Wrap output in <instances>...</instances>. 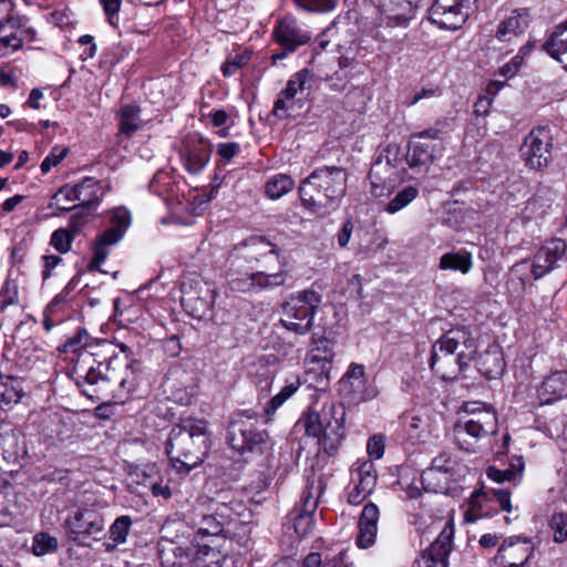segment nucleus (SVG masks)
<instances>
[{
    "label": "nucleus",
    "mask_w": 567,
    "mask_h": 567,
    "mask_svg": "<svg viewBox=\"0 0 567 567\" xmlns=\"http://www.w3.org/2000/svg\"><path fill=\"white\" fill-rule=\"evenodd\" d=\"M347 181L348 173L342 167L323 166L315 169L299 185L302 206L319 217L330 215L346 195Z\"/></svg>",
    "instance_id": "1"
},
{
    "label": "nucleus",
    "mask_w": 567,
    "mask_h": 567,
    "mask_svg": "<svg viewBox=\"0 0 567 567\" xmlns=\"http://www.w3.org/2000/svg\"><path fill=\"white\" fill-rule=\"evenodd\" d=\"M210 449V432L203 419H184L172 427L166 453L177 472H189L200 465Z\"/></svg>",
    "instance_id": "2"
},
{
    "label": "nucleus",
    "mask_w": 567,
    "mask_h": 567,
    "mask_svg": "<svg viewBox=\"0 0 567 567\" xmlns=\"http://www.w3.org/2000/svg\"><path fill=\"white\" fill-rule=\"evenodd\" d=\"M476 352L475 340L465 328L451 329L433 344L430 368L442 380L454 379Z\"/></svg>",
    "instance_id": "3"
},
{
    "label": "nucleus",
    "mask_w": 567,
    "mask_h": 567,
    "mask_svg": "<svg viewBox=\"0 0 567 567\" xmlns=\"http://www.w3.org/2000/svg\"><path fill=\"white\" fill-rule=\"evenodd\" d=\"M498 421L494 408L483 402H467L464 414L454 425V437L460 449L474 452L476 443L497 430Z\"/></svg>",
    "instance_id": "4"
},
{
    "label": "nucleus",
    "mask_w": 567,
    "mask_h": 567,
    "mask_svg": "<svg viewBox=\"0 0 567 567\" xmlns=\"http://www.w3.org/2000/svg\"><path fill=\"white\" fill-rule=\"evenodd\" d=\"M567 256V244L561 238L547 240L533 256L516 262L509 271L508 286H514L516 292L525 290L530 280H538L557 267V262Z\"/></svg>",
    "instance_id": "5"
},
{
    "label": "nucleus",
    "mask_w": 567,
    "mask_h": 567,
    "mask_svg": "<svg viewBox=\"0 0 567 567\" xmlns=\"http://www.w3.org/2000/svg\"><path fill=\"white\" fill-rule=\"evenodd\" d=\"M193 523L197 527L200 538L210 537L212 543L221 542L234 535V527L238 524L246 530L235 511L234 504L216 503L210 513H205L202 507L194 508Z\"/></svg>",
    "instance_id": "6"
},
{
    "label": "nucleus",
    "mask_w": 567,
    "mask_h": 567,
    "mask_svg": "<svg viewBox=\"0 0 567 567\" xmlns=\"http://www.w3.org/2000/svg\"><path fill=\"white\" fill-rule=\"evenodd\" d=\"M321 300V296L313 290L298 292L282 305L280 324L295 334H307L313 327Z\"/></svg>",
    "instance_id": "7"
},
{
    "label": "nucleus",
    "mask_w": 567,
    "mask_h": 567,
    "mask_svg": "<svg viewBox=\"0 0 567 567\" xmlns=\"http://www.w3.org/2000/svg\"><path fill=\"white\" fill-rule=\"evenodd\" d=\"M267 437V432L258 429L257 414L250 410L237 414L227 427V443L239 453L256 450Z\"/></svg>",
    "instance_id": "8"
},
{
    "label": "nucleus",
    "mask_w": 567,
    "mask_h": 567,
    "mask_svg": "<svg viewBox=\"0 0 567 567\" xmlns=\"http://www.w3.org/2000/svg\"><path fill=\"white\" fill-rule=\"evenodd\" d=\"M477 0H435L429 20L441 29L458 30L476 9Z\"/></svg>",
    "instance_id": "9"
},
{
    "label": "nucleus",
    "mask_w": 567,
    "mask_h": 567,
    "mask_svg": "<svg viewBox=\"0 0 567 567\" xmlns=\"http://www.w3.org/2000/svg\"><path fill=\"white\" fill-rule=\"evenodd\" d=\"M131 221V214L126 208L117 207L111 212L110 227L94 243V256L90 262L91 269H100V266L109 257V247L117 244L123 238Z\"/></svg>",
    "instance_id": "10"
},
{
    "label": "nucleus",
    "mask_w": 567,
    "mask_h": 567,
    "mask_svg": "<svg viewBox=\"0 0 567 567\" xmlns=\"http://www.w3.org/2000/svg\"><path fill=\"white\" fill-rule=\"evenodd\" d=\"M535 553L533 540L526 536L514 535L503 539L496 555L492 558L493 567H526Z\"/></svg>",
    "instance_id": "11"
},
{
    "label": "nucleus",
    "mask_w": 567,
    "mask_h": 567,
    "mask_svg": "<svg viewBox=\"0 0 567 567\" xmlns=\"http://www.w3.org/2000/svg\"><path fill=\"white\" fill-rule=\"evenodd\" d=\"M324 437L320 439V446L324 453L332 455L340 447L344 432V410L333 402L324 403L319 411Z\"/></svg>",
    "instance_id": "12"
},
{
    "label": "nucleus",
    "mask_w": 567,
    "mask_h": 567,
    "mask_svg": "<svg viewBox=\"0 0 567 567\" xmlns=\"http://www.w3.org/2000/svg\"><path fill=\"white\" fill-rule=\"evenodd\" d=\"M550 148V131L543 126L529 132L520 146V154L528 167L542 169L549 162Z\"/></svg>",
    "instance_id": "13"
},
{
    "label": "nucleus",
    "mask_w": 567,
    "mask_h": 567,
    "mask_svg": "<svg viewBox=\"0 0 567 567\" xmlns=\"http://www.w3.org/2000/svg\"><path fill=\"white\" fill-rule=\"evenodd\" d=\"M274 34L276 41L282 48L281 53L272 55L274 61L284 59L287 53L293 52L299 47L307 44L311 39V32L292 16L284 17L277 24Z\"/></svg>",
    "instance_id": "14"
},
{
    "label": "nucleus",
    "mask_w": 567,
    "mask_h": 567,
    "mask_svg": "<svg viewBox=\"0 0 567 567\" xmlns=\"http://www.w3.org/2000/svg\"><path fill=\"white\" fill-rule=\"evenodd\" d=\"M529 23L530 13L526 8L505 12L497 24L495 38L507 45L516 44L527 31Z\"/></svg>",
    "instance_id": "15"
},
{
    "label": "nucleus",
    "mask_w": 567,
    "mask_h": 567,
    "mask_svg": "<svg viewBox=\"0 0 567 567\" xmlns=\"http://www.w3.org/2000/svg\"><path fill=\"white\" fill-rule=\"evenodd\" d=\"M212 145L197 134L188 135L183 142L181 155L186 169L192 174L199 173L209 162Z\"/></svg>",
    "instance_id": "16"
},
{
    "label": "nucleus",
    "mask_w": 567,
    "mask_h": 567,
    "mask_svg": "<svg viewBox=\"0 0 567 567\" xmlns=\"http://www.w3.org/2000/svg\"><path fill=\"white\" fill-rule=\"evenodd\" d=\"M401 171L389 165V161H375L369 173L371 194L374 197L389 196L401 181Z\"/></svg>",
    "instance_id": "17"
},
{
    "label": "nucleus",
    "mask_w": 567,
    "mask_h": 567,
    "mask_svg": "<svg viewBox=\"0 0 567 567\" xmlns=\"http://www.w3.org/2000/svg\"><path fill=\"white\" fill-rule=\"evenodd\" d=\"M65 525L73 535V539H76L80 536H92L102 533L105 520L99 511L84 508L76 511L72 516L68 517Z\"/></svg>",
    "instance_id": "18"
},
{
    "label": "nucleus",
    "mask_w": 567,
    "mask_h": 567,
    "mask_svg": "<svg viewBox=\"0 0 567 567\" xmlns=\"http://www.w3.org/2000/svg\"><path fill=\"white\" fill-rule=\"evenodd\" d=\"M272 256L277 261L280 259V249L274 243L265 237L255 236L248 238L240 246L236 247L235 260L245 259L248 261H260L261 259Z\"/></svg>",
    "instance_id": "19"
},
{
    "label": "nucleus",
    "mask_w": 567,
    "mask_h": 567,
    "mask_svg": "<svg viewBox=\"0 0 567 567\" xmlns=\"http://www.w3.org/2000/svg\"><path fill=\"white\" fill-rule=\"evenodd\" d=\"M334 359V350L332 341L320 338L313 342V347L307 355L310 370H319L321 379L329 381L332 362Z\"/></svg>",
    "instance_id": "20"
},
{
    "label": "nucleus",
    "mask_w": 567,
    "mask_h": 567,
    "mask_svg": "<svg viewBox=\"0 0 567 567\" xmlns=\"http://www.w3.org/2000/svg\"><path fill=\"white\" fill-rule=\"evenodd\" d=\"M454 526L450 520L439 534L435 542L427 548V567H447L449 556L452 549Z\"/></svg>",
    "instance_id": "21"
},
{
    "label": "nucleus",
    "mask_w": 567,
    "mask_h": 567,
    "mask_svg": "<svg viewBox=\"0 0 567 567\" xmlns=\"http://www.w3.org/2000/svg\"><path fill=\"white\" fill-rule=\"evenodd\" d=\"M340 390L353 395L358 400H369L373 398V391L367 390L365 370L362 364L351 363L346 374L340 380Z\"/></svg>",
    "instance_id": "22"
},
{
    "label": "nucleus",
    "mask_w": 567,
    "mask_h": 567,
    "mask_svg": "<svg viewBox=\"0 0 567 567\" xmlns=\"http://www.w3.org/2000/svg\"><path fill=\"white\" fill-rule=\"evenodd\" d=\"M25 454L24 436L18 430L0 434V468L17 464Z\"/></svg>",
    "instance_id": "23"
},
{
    "label": "nucleus",
    "mask_w": 567,
    "mask_h": 567,
    "mask_svg": "<svg viewBox=\"0 0 567 567\" xmlns=\"http://www.w3.org/2000/svg\"><path fill=\"white\" fill-rule=\"evenodd\" d=\"M379 517V507L374 503L364 505L359 519V534L357 537V545L360 548H369L375 543Z\"/></svg>",
    "instance_id": "24"
},
{
    "label": "nucleus",
    "mask_w": 567,
    "mask_h": 567,
    "mask_svg": "<svg viewBox=\"0 0 567 567\" xmlns=\"http://www.w3.org/2000/svg\"><path fill=\"white\" fill-rule=\"evenodd\" d=\"M226 556L227 554L220 549V542H204V538H200L193 554V567H220Z\"/></svg>",
    "instance_id": "25"
},
{
    "label": "nucleus",
    "mask_w": 567,
    "mask_h": 567,
    "mask_svg": "<svg viewBox=\"0 0 567 567\" xmlns=\"http://www.w3.org/2000/svg\"><path fill=\"white\" fill-rule=\"evenodd\" d=\"M542 47L567 70V21L558 24Z\"/></svg>",
    "instance_id": "26"
},
{
    "label": "nucleus",
    "mask_w": 567,
    "mask_h": 567,
    "mask_svg": "<svg viewBox=\"0 0 567 567\" xmlns=\"http://www.w3.org/2000/svg\"><path fill=\"white\" fill-rule=\"evenodd\" d=\"M73 187L80 206L96 205L103 196L102 186L93 177H85L80 183L74 184Z\"/></svg>",
    "instance_id": "27"
},
{
    "label": "nucleus",
    "mask_w": 567,
    "mask_h": 567,
    "mask_svg": "<svg viewBox=\"0 0 567 567\" xmlns=\"http://www.w3.org/2000/svg\"><path fill=\"white\" fill-rule=\"evenodd\" d=\"M23 394L22 381L12 375L0 373V408L18 403Z\"/></svg>",
    "instance_id": "28"
},
{
    "label": "nucleus",
    "mask_w": 567,
    "mask_h": 567,
    "mask_svg": "<svg viewBox=\"0 0 567 567\" xmlns=\"http://www.w3.org/2000/svg\"><path fill=\"white\" fill-rule=\"evenodd\" d=\"M352 483H357L363 489L373 492L377 485V468L371 460L358 461L351 470Z\"/></svg>",
    "instance_id": "29"
},
{
    "label": "nucleus",
    "mask_w": 567,
    "mask_h": 567,
    "mask_svg": "<svg viewBox=\"0 0 567 567\" xmlns=\"http://www.w3.org/2000/svg\"><path fill=\"white\" fill-rule=\"evenodd\" d=\"M540 394L548 398L545 399L547 403L559 400L567 395V374L564 372H555L547 377L540 385Z\"/></svg>",
    "instance_id": "30"
},
{
    "label": "nucleus",
    "mask_w": 567,
    "mask_h": 567,
    "mask_svg": "<svg viewBox=\"0 0 567 567\" xmlns=\"http://www.w3.org/2000/svg\"><path fill=\"white\" fill-rule=\"evenodd\" d=\"M472 267V254L464 249L446 252L440 258V268L442 270H454L461 271L462 274H467Z\"/></svg>",
    "instance_id": "31"
},
{
    "label": "nucleus",
    "mask_w": 567,
    "mask_h": 567,
    "mask_svg": "<svg viewBox=\"0 0 567 567\" xmlns=\"http://www.w3.org/2000/svg\"><path fill=\"white\" fill-rule=\"evenodd\" d=\"M295 187V181L287 174H275L265 184V194L268 198L276 200L290 193Z\"/></svg>",
    "instance_id": "32"
},
{
    "label": "nucleus",
    "mask_w": 567,
    "mask_h": 567,
    "mask_svg": "<svg viewBox=\"0 0 567 567\" xmlns=\"http://www.w3.org/2000/svg\"><path fill=\"white\" fill-rule=\"evenodd\" d=\"M132 526V518L127 515L117 517L109 529V538L111 542L104 543L106 551L114 550L118 545L126 542L127 535Z\"/></svg>",
    "instance_id": "33"
},
{
    "label": "nucleus",
    "mask_w": 567,
    "mask_h": 567,
    "mask_svg": "<svg viewBox=\"0 0 567 567\" xmlns=\"http://www.w3.org/2000/svg\"><path fill=\"white\" fill-rule=\"evenodd\" d=\"M241 266V261L235 260L231 262V268L228 272V282L233 290L237 291H250L257 288V282L255 280L254 271H246L241 274L239 268Z\"/></svg>",
    "instance_id": "34"
},
{
    "label": "nucleus",
    "mask_w": 567,
    "mask_h": 567,
    "mask_svg": "<svg viewBox=\"0 0 567 567\" xmlns=\"http://www.w3.org/2000/svg\"><path fill=\"white\" fill-rule=\"evenodd\" d=\"M120 132L127 136L142 127L140 109L136 105H124L120 110Z\"/></svg>",
    "instance_id": "35"
},
{
    "label": "nucleus",
    "mask_w": 567,
    "mask_h": 567,
    "mask_svg": "<svg viewBox=\"0 0 567 567\" xmlns=\"http://www.w3.org/2000/svg\"><path fill=\"white\" fill-rule=\"evenodd\" d=\"M278 265L279 269L275 272L255 271L257 289H274L282 286L286 282L288 272L285 269V265L281 262V260L278 261Z\"/></svg>",
    "instance_id": "36"
},
{
    "label": "nucleus",
    "mask_w": 567,
    "mask_h": 567,
    "mask_svg": "<svg viewBox=\"0 0 567 567\" xmlns=\"http://www.w3.org/2000/svg\"><path fill=\"white\" fill-rule=\"evenodd\" d=\"M75 202H78V197L74 187L73 185L68 184L62 186L54 194L49 208L56 209L59 212H69L78 206Z\"/></svg>",
    "instance_id": "37"
},
{
    "label": "nucleus",
    "mask_w": 567,
    "mask_h": 567,
    "mask_svg": "<svg viewBox=\"0 0 567 567\" xmlns=\"http://www.w3.org/2000/svg\"><path fill=\"white\" fill-rule=\"evenodd\" d=\"M550 209V200L544 196L536 195L527 200L522 217L526 221L544 217Z\"/></svg>",
    "instance_id": "38"
},
{
    "label": "nucleus",
    "mask_w": 567,
    "mask_h": 567,
    "mask_svg": "<svg viewBox=\"0 0 567 567\" xmlns=\"http://www.w3.org/2000/svg\"><path fill=\"white\" fill-rule=\"evenodd\" d=\"M409 523L414 527L415 540H413V546L419 550V558L413 561L411 567H423L422 559L425 558V549L423 548L425 523L423 520V515L419 513H409Z\"/></svg>",
    "instance_id": "39"
},
{
    "label": "nucleus",
    "mask_w": 567,
    "mask_h": 567,
    "mask_svg": "<svg viewBox=\"0 0 567 567\" xmlns=\"http://www.w3.org/2000/svg\"><path fill=\"white\" fill-rule=\"evenodd\" d=\"M300 381L296 378L293 381L286 384L279 393H277L268 403L265 409V413L267 415V422L271 420V416L275 412L288 400L290 399L299 389Z\"/></svg>",
    "instance_id": "40"
},
{
    "label": "nucleus",
    "mask_w": 567,
    "mask_h": 567,
    "mask_svg": "<svg viewBox=\"0 0 567 567\" xmlns=\"http://www.w3.org/2000/svg\"><path fill=\"white\" fill-rule=\"evenodd\" d=\"M311 83H312L311 72L307 69H302L299 72L295 73L288 80L287 85L284 90L297 97L302 99L305 91L310 90Z\"/></svg>",
    "instance_id": "41"
},
{
    "label": "nucleus",
    "mask_w": 567,
    "mask_h": 567,
    "mask_svg": "<svg viewBox=\"0 0 567 567\" xmlns=\"http://www.w3.org/2000/svg\"><path fill=\"white\" fill-rule=\"evenodd\" d=\"M489 499L488 494L482 489L473 492L470 503L468 509L465 513V522L474 523L480 517L486 516L487 512L484 511V503Z\"/></svg>",
    "instance_id": "42"
},
{
    "label": "nucleus",
    "mask_w": 567,
    "mask_h": 567,
    "mask_svg": "<svg viewBox=\"0 0 567 567\" xmlns=\"http://www.w3.org/2000/svg\"><path fill=\"white\" fill-rule=\"evenodd\" d=\"M299 101H301V97H297L282 90L275 101L272 114L278 118H287Z\"/></svg>",
    "instance_id": "43"
},
{
    "label": "nucleus",
    "mask_w": 567,
    "mask_h": 567,
    "mask_svg": "<svg viewBox=\"0 0 567 567\" xmlns=\"http://www.w3.org/2000/svg\"><path fill=\"white\" fill-rule=\"evenodd\" d=\"M422 138L423 133L414 135L410 141L405 161L411 167L423 165L425 162V144Z\"/></svg>",
    "instance_id": "44"
},
{
    "label": "nucleus",
    "mask_w": 567,
    "mask_h": 567,
    "mask_svg": "<svg viewBox=\"0 0 567 567\" xmlns=\"http://www.w3.org/2000/svg\"><path fill=\"white\" fill-rule=\"evenodd\" d=\"M532 49H533V43H530V42H527L525 45L520 47L518 53L514 58H512V60L509 62L504 64L498 70V74L504 79L514 78L518 73V71L523 64L524 56L527 55Z\"/></svg>",
    "instance_id": "45"
},
{
    "label": "nucleus",
    "mask_w": 567,
    "mask_h": 567,
    "mask_svg": "<svg viewBox=\"0 0 567 567\" xmlns=\"http://www.w3.org/2000/svg\"><path fill=\"white\" fill-rule=\"evenodd\" d=\"M11 30L12 32L0 38V45L10 49L12 52L19 50L22 47L27 34L32 38L34 33L31 28L22 29V24L19 28Z\"/></svg>",
    "instance_id": "46"
},
{
    "label": "nucleus",
    "mask_w": 567,
    "mask_h": 567,
    "mask_svg": "<svg viewBox=\"0 0 567 567\" xmlns=\"http://www.w3.org/2000/svg\"><path fill=\"white\" fill-rule=\"evenodd\" d=\"M419 194V190L413 186L404 187L399 192L395 197L388 204L385 210L389 214H395L412 203Z\"/></svg>",
    "instance_id": "47"
},
{
    "label": "nucleus",
    "mask_w": 567,
    "mask_h": 567,
    "mask_svg": "<svg viewBox=\"0 0 567 567\" xmlns=\"http://www.w3.org/2000/svg\"><path fill=\"white\" fill-rule=\"evenodd\" d=\"M302 424L305 432L308 436H312L318 439V443L320 444V439L324 437L323 425H321L320 413L317 411L308 412L299 422Z\"/></svg>",
    "instance_id": "48"
},
{
    "label": "nucleus",
    "mask_w": 567,
    "mask_h": 567,
    "mask_svg": "<svg viewBox=\"0 0 567 567\" xmlns=\"http://www.w3.org/2000/svg\"><path fill=\"white\" fill-rule=\"evenodd\" d=\"M58 548V539L47 533L34 535L32 543V553L35 556H44L55 551Z\"/></svg>",
    "instance_id": "49"
},
{
    "label": "nucleus",
    "mask_w": 567,
    "mask_h": 567,
    "mask_svg": "<svg viewBox=\"0 0 567 567\" xmlns=\"http://www.w3.org/2000/svg\"><path fill=\"white\" fill-rule=\"evenodd\" d=\"M21 25V18L13 16V3L0 0V30L16 29Z\"/></svg>",
    "instance_id": "50"
},
{
    "label": "nucleus",
    "mask_w": 567,
    "mask_h": 567,
    "mask_svg": "<svg viewBox=\"0 0 567 567\" xmlns=\"http://www.w3.org/2000/svg\"><path fill=\"white\" fill-rule=\"evenodd\" d=\"M549 527L553 532V540L563 544L567 540V515L555 513L549 520Z\"/></svg>",
    "instance_id": "51"
},
{
    "label": "nucleus",
    "mask_w": 567,
    "mask_h": 567,
    "mask_svg": "<svg viewBox=\"0 0 567 567\" xmlns=\"http://www.w3.org/2000/svg\"><path fill=\"white\" fill-rule=\"evenodd\" d=\"M295 3L298 8L315 13H327L337 7V0H295Z\"/></svg>",
    "instance_id": "52"
},
{
    "label": "nucleus",
    "mask_w": 567,
    "mask_h": 567,
    "mask_svg": "<svg viewBox=\"0 0 567 567\" xmlns=\"http://www.w3.org/2000/svg\"><path fill=\"white\" fill-rule=\"evenodd\" d=\"M320 493V486H315L313 483L309 484L306 491L301 495L300 508H296V512L313 513L318 505V496Z\"/></svg>",
    "instance_id": "53"
},
{
    "label": "nucleus",
    "mask_w": 567,
    "mask_h": 567,
    "mask_svg": "<svg viewBox=\"0 0 567 567\" xmlns=\"http://www.w3.org/2000/svg\"><path fill=\"white\" fill-rule=\"evenodd\" d=\"M103 364L99 363L97 367L90 365L84 372V381L89 384H96L99 380H106V381H116V378L113 374H103L102 371ZM83 370V364L80 363L76 367V373H79L80 377H82L81 371Z\"/></svg>",
    "instance_id": "54"
},
{
    "label": "nucleus",
    "mask_w": 567,
    "mask_h": 567,
    "mask_svg": "<svg viewBox=\"0 0 567 567\" xmlns=\"http://www.w3.org/2000/svg\"><path fill=\"white\" fill-rule=\"evenodd\" d=\"M69 148L54 146L41 163V172L49 173L53 167L58 166L68 155Z\"/></svg>",
    "instance_id": "55"
},
{
    "label": "nucleus",
    "mask_w": 567,
    "mask_h": 567,
    "mask_svg": "<svg viewBox=\"0 0 567 567\" xmlns=\"http://www.w3.org/2000/svg\"><path fill=\"white\" fill-rule=\"evenodd\" d=\"M73 234L64 228L56 229L51 236V245L61 254L71 249Z\"/></svg>",
    "instance_id": "56"
},
{
    "label": "nucleus",
    "mask_w": 567,
    "mask_h": 567,
    "mask_svg": "<svg viewBox=\"0 0 567 567\" xmlns=\"http://www.w3.org/2000/svg\"><path fill=\"white\" fill-rule=\"evenodd\" d=\"M360 51H361V47L355 41L350 42L349 45H340V48H339V52H340L339 64H340V66L341 68L351 66L355 62Z\"/></svg>",
    "instance_id": "57"
},
{
    "label": "nucleus",
    "mask_w": 567,
    "mask_h": 567,
    "mask_svg": "<svg viewBox=\"0 0 567 567\" xmlns=\"http://www.w3.org/2000/svg\"><path fill=\"white\" fill-rule=\"evenodd\" d=\"M183 305L194 318H198V319L207 316L209 312V309H210L209 301H207L203 298H197V299H190V298L185 299L184 298Z\"/></svg>",
    "instance_id": "58"
},
{
    "label": "nucleus",
    "mask_w": 567,
    "mask_h": 567,
    "mask_svg": "<svg viewBox=\"0 0 567 567\" xmlns=\"http://www.w3.org/2000/svg\"><path fill=\"white\" fill-rule=\"evenodd\" d=\"M455 461L447 454L443 453L432 460L431 467L429 470L431 473L442 472L452 475L455 471Z\"/></svg>",
    "instance_id": "59"
},
{
    "label": "nucleus",
    "mask_w": 567,
    "mask_h": 567,
    "mask_svg": "<svg viewBox=\"0 0 567 567\" xmlns=\"http://www.w3.org/2000/svg\"><path fill=\"white\" fill-rule=\"evenodd\" d=\"M293 528L300 536H305L310 533L313 528L312 514L296 512V516L293 517Z\"/></svg>",
    "instance_id": "60"
},
{
    "label": "nucleus",
    "mask_w": 567,
    "mask_h": 567,
    "mask_svg": "<svg viewBox=\"0 0 567 567\" xmlns=\"http://www.w3.org/2000/svg\"><path fill=\"white\" fill-rule=\"evenodd\" d=\"M375 161H389V165L403 169V155L396 145H389Z\"/></svg>",
    "instance_id": "61"
},
{
    "label": "nucleus",
    "mask_w": 567,
    "mask_h": 567,
    "mask_svg": "<svg viewBox=\"0 0 567 567\" xmlns=\"http://www.w3.org/2000/svg\"><path fill=\"white\" fill-rule=\"evenodd\" d=\"M385 437L382 434L372 435L367 443V452L373 460H380L384 454Z\"/></svg>",
    "instance_id": "62"
},
{
    "label": "nucleus",
    "mask_w": 567,
    "mask_h": 567,
    "mask_svg": "<svg viewBox=\"0 0 567 567\" xmlns=\"http://www.w3.org/2000/svg\"><path fill=\"white\" fill-rule=\"evenodd\" d=\"M523 471V464L519 465V472H515L514 470H498L495 466H489L486 470V474L488 478L496 483H503L505 481H515L519 473Z\"/></svg>",
    "instance_id": "63"
},
{
    "label": "nucleus",
    "mask_w": 567,
    "mask_h": 567,
    "mask_svg": "<svg viewBox=\"0 0 567 567\" xmlns=\"http://www.w3.org/2000/svg\"><path fill=\"white\" fill-rule=\"evenodd\" d=\"M248 60H249V55L246 53L236 54L233 58H228L221 66V72H223L224 76H231V75L236 74V72L244 64H246Z\"/></svg>",
    "instance_id": "64"
}]
</instances>
